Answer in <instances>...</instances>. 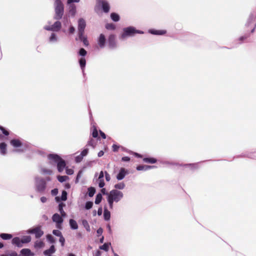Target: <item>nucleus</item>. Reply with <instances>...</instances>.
Returning <instances> with one entry per match:
<instances>
[{"instance_id":"nucleus-1","label":"nucleus","mask_w":256,"mask_h":256,"mask_svg":"<svg viewBox=\"0 0 256 256\" xmlns=\"http://www.w3.org/2000/svg\"><path fill=\"white\" fill-rule=\"evenodd\" d=\"M124 198V194L122 191L117 190H111L107 194L106 200L108 204L109 208L112 210L114 208V202L118 203L120 202Z\"/></svg>"},{"instance_id":"nucleus-2","label":"nucleus","mask_w":256,"mask_h":256,"mask_svg":"<svg viewBox=\"0 0 256 256\" xmlns=\"http://www.w3.org/2000/svg\"><path fill=\"white\" fill-rule=\"evenodd\" d=\"M52 180L50 176L46 177L45 178L36 176L34 178V186L36 190L40 193H43L46 188V182H50Z\"/></svg>"},{"instance_id":"nucleus-3","label":"nucleus","mask_w":256,"mask_h":256,"mask_svg":"<svg viewBox=\"0 0 256 256\" xmlns=\"http://www.w3.org/2000/svg\"><path fill=\"white\" fill-rule=\"evenodd\" d=\"M136 34H144V32L142 30H136L132 26H128L122 29V32L120 36V38L124 40L128 37L134 36Z\"/></svg>"},{"instance_id":"nucleus-4","label":"nucleus","mask_w":256,"mask_h":256,"mask_svg":"<svg viewBox=\"0 0 256 256\" xmlns=\"http://www.w3.org/2000/svg\"><path fill=\"white\" fill-rule=\"evenodd\" d=\"M54 19L60 20L62 18L64 14V6L60 0H56L54 2Z\"/></svg>"},{"instance_id":"nucleus-5","label":"nucleus","mask_w":256,"mask_h":256,"mask_svg":"<svg viewBox=\"0 0 256 256\" xmlns=\"http://www.w3.org/2000/svg\"><path fill=\"white\" fill-rule=\"evenodd\" d=\"M10 144L14 148H16L15 152H22L25 151L28 148L26 143L22 142L19 139H12L10 141Z\"/></svg>"},{"instance_id":"nucleus-6","label":"nucleus","mask_w":256,"mask_h":256,"mask_svg":"<svg viewBox=\"0 0 256 256\" xmlns=\"http://www.w3.org/2000/svg\"><path fill=\"white\" fill-rule=\"evenodd\" d=\"M61 28L62 23L59 20H56V21L52 25H46L44 27L45 30L53 32H58L60 30Z\"/></svg>"},{"instance_id":"nucleus-7","label":"nucleus","mask_w":256,"mask_h":256,"mask_svg":"<svg viewBox=\"0 0 256 256\" xmlns=\"http://www.w3.org/2000/svg\"><path fill=\"white\" fill-rule=\"evenodd\" d=\"M28 234H34L36 238H39L42 236L44 232L41 229L40 226H38L32 228H30L26 231Z\"/></svg>"},{"instance_id":"nucleus-8","label":"nucleus","mask_w":256,"mask_h":256,"mask_svg":"<svg viewBox=\"0 0 256 256\" xmlns=\"http://www.w3.org/2000/svg\"><path fill=\"white\" fill-rule=\"evenodd\" d=\"M47 157L49 160V163L51 164H57L62 159L59 155L56 154H50L48 155Z\"/></svg>"},{"instance_id":"nucleus-9","label":"nucleus","mask_w":256,"mask_h":256,"mask_svg":"<svg viewBox=\"0 0 256 256\" xmlns=\"http://www.w3.org/2000/svg\"><path fill=\"white\" fill-rule=\"evenodd\" d=\"M52 220L56 224V227L58 228H62V224L64 222V219L59 214L57 213L54 214L52 216Z\"/></svg>"},{"instance_id":"nucleus-10","label":"nucleus","mask_w":256,"mask_h":256,"mask_svg":"<svg viewBox=\"0 0 256 256\" xmlns=\"http://www.w3.org/2000/svg\"><path fill=\"white\" fill-rule=\"evenodd\" d=\"M86 26V22L83 18H80L78 20V35H84V29Z\"/></svg>"},{"instance_id":"nucleus-11","label":"nucleus","mask_w":256,"mask_h":256,"mask_svg":"<svg viewBox=\"0 0 256 256\" xmlns=\"http://www.w3.org/2000/svg\"><path fill=\"white\" fill-rule=\"evenodd\" d=\"M256 19V12H252L249 14L244 26L246 28H248L254 22Z\"/></svg>"},{"instance_id":"nucleus-12","label":"nucleus","mask_w":256,"mask_h":256,"mask_svg":"<svg viewBox=\"0 0 256 256\" xmlns=\"http://www.w3.org/2000/svg\"><path fill=\"white\" fill-rule=\"evenodd\" d=\"M108 46L111 49H114L116 48L115 35L110 34L108 38Z\"/></svg>"},{"instance_id":"nucleus-13","label":"nucleus","mask_w":256,"mask_h":256,"mask_svg":"<svg viewBox=\"0 0 256 256\" xmlns=\"http://www.w3.org/2000/svg\"><path fill=\"white\" fill-rule=\"evenodd\" d=\"M69 14L74 17L76 13V6L74 4H67Z\"/></svg>"},{"instance_id":"nucleus-14","label":"nucleus","mask_w":256,"mask_h":256,"mask_svg":"<svg viewBox=\"0 0 256 256\" xmlns=\"http://www.w3.org/2000/svg\"><path fill=\"white\" fill-rule=\"evenodd\" d=\"M58 41H59V38H58V35L55 32H52L50 34V35L48 38V42L51 44H54L58 42Z\"/></svg>"},{"instance_id":"nucleus-15","label":"nucleus","mask_w":256,"mask_h":256,"mask_svg":"<svg viewBox=\"0 0 256 256\" xmlns=\"http://www.w3.org/2000/svg\"><path fill=\"white\" fill-rule=\"evenodd\" d=\"M97 42L100 48H104L106 42V38L104 34H100L98 38Z\"/></svg>"},{"instance_id":"nucleus-16","label":"nucleus","mask_w":256,"mask_h":256,"mask_svg":"<svg viewBox=\"0 0 256 256\" xmlns=\"http://www.w3.org/2000/svg\"><path fill=\"white\" fill-rule=\"evenodd\" d=\"M98 3L101 5L102 8L104 12L108 13L109 12L110 6L108 2L106 0H103Z\"/></svg>"},{"instance_id":"nucleus-17","label":"nucleus","mask_w":256,"mask_h":256,"mask_svg":"<svg viewBox=\"0 0 256 256\" xmlns=\"http://www.w3.org/2000/svg\"><path fill=\"white\" fill-rule=\"evenodd\" d=\"M250 31H246L244 35L240 36V38H238L236 40L238 42L239 44H242V42H245L250 36L251 34Z\"/></svg>"},{"instance_id":"nucleus-18","label":"nucleus","mask_w":256,"mask_h":256,"mask_svg":"<svg viewBox=\"0 0 256 256\" xmlns=\"http://www.w3.org/2000/svg\"><path fill=\"white\" fill-rule=\"evenodd\" d=\"M57 169L58 172H62L66 167V162L62 158L56 164Z\"/></svg>"},{"instance_id":"nucleus-19","label":"nucleus","mask_w":256,"mask_h":256,"mask_svg":"<svg viewBox=\"0 0 256 256\" xmlns=\"http://www.w3.org/2000/svg\"><path fill=\"white\" fill-rule=\"evenodd\" d=\"M148 32L150 34L158 36L164 35L166 32V30H156L154 29H150Z\"/></svg>"},{"instance_id":"nucleus-20","label":"nucleus","mask_w":256,"mask_h":256,"mask_svg":"<svg viewBox=\"0 0 256 256\" xmlns=\"http://www.w3.org/2000/svg\"><path fill=\"white\" fill-rule=\"evenodd\" d=\"M12 244L18 248L23 246L21 239L19 237H14L12 240Z\"/></svg>"},{"instance_id":"nucleus-21","label":"nucleus","mask_w":256,"mask_h":256,"mask_svg":"<svg viewBox=\"0 0 256 256\" xmlns=\"http://www.w3.org/2000/svg\"><path fill=\"white\" fill-rule=\"evenodd\" d=\"M155 167L156 166H154L139 165L136 166V169L137 170H138V171H140V170L146 171V170H148L152 168H153Z\"/></svg>"},{"instance_id":"nucleus-22","label":"nucleus","mask_w":256,"mask_h":256,"mask_svg":"<svg viewBox=\"0 0 256 256\" xmlns=\"http://www.w3.org/2000/svg\"><path fill=\"white\" fill-rule=\"evenodd\" d=\"M127 174L124 168H121L119 172L116 176V178L118 180H122L125 177L126 174Z\"/></svg>"},{"instance_id":"nucleus-23","label":"nucleus","mask_w":256,"mask_h":256,"mask_svg":"<svg viewBox=\"0 0 256 256\" xmlns=\"http://www.w3.org/2000/svg\"><path fill=\"white\" fill-rule=\"evenodd\" d=\"M56 252V248L54 245H52L50 248L45 250L44 252V254L46 256H51V254H54Z\"/></svg>"},{"instance_id":"nucleus-24","label":"nucleus","mask_w":256,"mask_h":256,"mask_svg":"<svg viewBox=\"0 0 256 256\" xmlns=\"http://www.w3.org/2000/svg\"><path fill=\"white\" fill-rule=\"evenodd\" d=\"M67 192L66 190H62L60 198L56 196L55 200L57 202H59L60 200L66 201L67 200Z\"/></svg>"},{"instance_id":"nucleus-25","label":"nucleus","mask_w":256,"mask_h":256,"mask_svg":"<svg viewBox=\"0 0 256 256\" xmlns=\"http://www.w3.org/2000/svg\"><path fill=\"white\" fill-rule=\"evenodd\" d=\"M6 147L7 145L5 142H3L0 143V154L2 156H4L6 154Z\"/></svg>"},{"instance_id":"nucleus-26","label":"nucleus","mask_w":256,"mask_h":256,"mask_svg":"<svg viewBox=\"0 0 256 256\" xmlns=\"http://www.w3.org/2000/svg\"><path fill=\"white\" fill-rule=\"evenodd\" d=\"M40 172L44 175H52L53 174V172L52 170L45 168H41Z\"/></svg>"},{"instance_id":"nucleus-27","label":"nucleus","mask_w":256,"mask_h":256,"mask_svg":"<svg viewBox=\"0 0 256 256\" xmlns=\"http://www.w3.org/2000/svg\"><path fill=\"white\" fill-rule=\"evenodd\" d=\"M104 218L106 221L109 220L110 218V212L106 206L104 207Z\"/></svg>"},{"instance_id":"nucleus-28","label":"nucleus","mask_w":256,"mask_h":256,"mask_svg":"<svg viewBox=\"0 0 256 256\" xmlns=\"http://www.w3.org/2000/svg\"><path fill=\"white\" fill-rule=\"evenodd\" d=\"M69 224L72 230H75L78 228V224L76 222L74 219H70L69 220Z\"/></svg>"},{"instance_id":"nucleus-29","label":"nucleus","mask_w":256,"mask_h":256,"mask_svg":"<svg viewBox=\"0 0 256 256\" xmlns=\"http://www.w3.org/2000/svg\"><path fill=\"white\" fill-rule=\"evenodd\" d=\"M79 64L82 71L84 72L86 64V60L84 58H81L79 60Z\"/></svg>"},{"instance_id":"nucleus-30","label":"nucleus","mask_w":256,"mask_h":256,"mask_svg":"<svg viewBox=\"0 0 256 256\" xmlns=\"http://www.w3.org/2000/svg\"><path fill=\"white\" fill-rule=\"evenodd\" d=\"M111 245L110 242L104 243L103 245L99 246V248L102 250H104L105 252H108L109 250V247Z\"/></svg>"},{"instance_id":"nucleus-31","label":"nucleus","mask_w":256,"mask_h":256,"mask_svg":"<svg viewBox=\"0 0 256 256\" xmlns=\"http://www.w3.org/2000/svg\"><path fill=\"white\" fill-rule=\"evenodd\" d=\"M125 186H126L125 184L123 182H119L118 184H114V190H123L125 188Z\"/></svg>"},{"instance_id":"nucleus-32","label":"nucleus","mask_w":256,"mask_h":256,"mask_svg":"<svg viewBox=\"0 0 256 256\" xmlns=\"http://www.w3.org/2000/svg\"><path fill=\"white\" fill-rule=\"evenodd\" d=\"M143 161L146 163L155 164L157 160L154 158H145L143 159Z\"/></svg>"},{"instance_id":"nucleus-33","label":"nucleus","mask_w":256,"mask_h":256,"mask_svg":"<svg viewBox=\"0 0 256 256\" xmlns=\"http://www.w3.org/2000/svg\"><path fill=\"white\" fill-rule=\"evenodd\" d=\"M0 237L4 240H8L11 239L12 236L9 234L2 233L0 234Z\"/></svg>"},{"instance_id":"nucleus-34","label":"nucleus","mask_w":256,"mask_h":256,"mask_svg":"<svg viewBox=\"0 0 256 256\" xmlns=\"http://www.w3.org/2000/svg\"><path fill=\"white\" fill-rule=\"evenodd\" d=\"M110 18L114 22H115L119 21L120 19L119 15L115 12H112L110 14Z\"/></svg>"},{"instance_id":"nucleus-35","label":"nucleus","mask_w":256,"mask_h":256,"mask_svg":"<svg viewBox=\"0 0 256 256\" xmlns=\"http://www.w3.org/2000/svg\"><path fill=\"white\" fill-rule=\"evenodd\" d=\"M78 36L79 40H81L82 42L84 44L85 46H88L89 42H88V40H87V38L86 37L84 36V35H82V36H80V35H78Z\"/></svg>"},{"instance_id":"nucleus-36","label":"nucleus","mask_w":256,"mask_h":256,"mask_svg":"<svg viewBox=\"0 0 256 256\" xmlns=\"http://www.w3.org/2000/svg\"><path fill=\"white\" fill-rule=\"evenodd\" d=\"M31 237L29 236H24L21 238L22 244L28 243L31 241Z\"/></svg>"},{"instance_id":"nucleus-37","label":"nucleus","mask_w":256,"mask_h":256,"mask_svg":"<svg viewBox=\"0 0 256 256\" xmlns=\"http://www.w3.org/2000/svg\"><path fill=\"white\" fill-rule=\"evenodd\" d=\"M82 224L84 227L86 228V231L90 232V226L88 222L86 220H82Z\"/></svg>"},{"instance_id":"nucleus-38","label":"nucleus","mask_w":256,"mask_h":256,"mask_svg":"<svg viewBox=\"0 0 256 256\" xmlns=\"http://www.w3.org/2000/svg\"><path fill=\"white\" fill-rule=\"evenodd\" d=\"M198 164H186L184 166L189 168L190 169L194 170L198 168Z\"/></svg>"},{"instance_id":"nucleus-39","label":"nucleus","mask_w":256,"mask_h":256,"mask_svg":"<svg viewBox=\"0 0 256 256\" xmlns=\"http://www.w3.org/2000/svg\"><path fill=\"white\" fill-rule=\"evenodd\" d=\"M102 198V194L100 193H98L96 194L94 202L96 204H99Z\"/></svg>"},{"instance_id":"nucleus-40","label":"nucleus","mask_w":256,"mask_h":256,"mask_svg":"<svg viewBox=\"0 0 256 256\" xmlns=\"http://www.w3.org/2000/svg\"><path fill=\"white\" fill-rule=\"evenodd\" d=\"M88 195L90 197H92L94 196L96 192V189L94 187H90L88 189Z\"/></svg>"},{"instance_id":"nucleus-41","label":"nucleus","mask_w":256,"mask_h":256,"mask_svg":"<svg viewBox=\"0 0 256 256\" xmlns=\"http://www.w3.org/2000/svg\"><path fill=\"white\" fill-rule=\"evenodd\" d=\"M58 180L60 182H63L69 179V178L66 176H57Z\"/></svg>"},{"instance_id":"nucleus-42","label":"nucleus","mask_w":256,"mask_h":256,"mask_svg":"<svg viewBox=\"0 0 256 256\" xmlns=\"http://www.w3.org/2000/svg\"><path fill=\"white\" fill-rule=\"evenodd\" d=\"M44 246V243L41 240H37L34 243V248H40Z\"/></svg>"},{"instance_id":"nucleus-43","label":"nucleus","mask_w":256,"mask_h":256,"mask_svg":"<svg viewBox=\"0 0 256 256\" xmlns=\"http://www.w3.org/2000/svg\"><path fill=\"white\" fill-rule=\"evenodd\" d=\"M46 239L48 242L50 244L55 243V240L54 238L51 234H47L46 236Z\"/></svg>"},{"instance_id":"nucleus-44","label":"nucleus","mask_w":256,"mask_h":256,"mask_svg":"<svg viewBox=\"0 0 256 256\" xmlns=\"http://www.w3.org/2000/svg\"><path fill=\"white\" fill-rule=\"evenodd\" d=\"M106 28L109 30H114L116 28V26L112 23L107 24H106Z\"/></svg>"},{"instance_id":"nucleus-45","label":"nucleus","mask_w":256,"mask_h":256,"mask_svg":"<svg viewBox=\"0 0 256 256\" xmlns=\"http://www.w3.org/2000/svg\"><path fill=\"white\" fill-rule=\"evenodd\" d=\"M92 206H93V202H90V201L86 202L85 204L84 208L86 210H88L92 208Z\"/></svg>"},{"instance_id":"nucleus-46","label":"nucleus","mask_w":256,"mask_h":256,"mask_svg":"<svg viewBox=\"0 0 256 256\" xmlns=\"http://www.w3.org/2000/svg\"><path fill=\"white\" fill-rule=\"evenodd\" d=\"M87 54L86 51L84 48H80L78 52V54L82 56H84Z\"/></svg>"},{"instance_id":"nucleus-47","label":"nucleus","mask_w":256,"mask_h":256,"mask_svg":"<svg viewBox=\"0 0 256 256\" xmlns=\"http://www.w3.org/2000/svg\"><path fill=\"white\" fill-rule=\"evenodd\" d=\"M52 234L54 236H58V237H60V236H62V232L60 231L59 230H52Z\"/></svg>"},{"instance_id":"nucleus-48","label":"nucleus","mask_w":256,"mask_h":256,"mask_svg":"<svg viewBox=\"0 0 256 256\" xmlns=\"http://www.w3.org/2000/svg\"><path fill=\"white\" fill-rule=\"evenodd\" d=\"M0 130L2 132V134L6 136H8L9 135V132L4 128L2 126H0Z\"/></svg>"},{"instance_id":"nucleus-49","label":"nucleus","mask_w":256,"mask_h":256,"mask_svg":"<svg viewBox=\"0 0 256 256\" xmlns=\"http://www.w3.org/2000/svg\"><path fill=\"white\" fill-rule=\"evenodd\" d=\"M86 146H90L94 148L95 146L94 140L92 139L90 140L88 142Z\"/></svg>"},{"instance_id":"nucleus-50","label":"nucleus","mask_w":256,"mask_h":256,"mask_svg":"<svg viewBox=\"0 0 256 256\" xmlns=\"http://www.w3.org/2000/svg\"><path fill=\"white\" fill-rule=\"evenodd\" d=\"M83 156L80 154L75 157V162L76 163L80 162L83 159Z\"/></svg>"},{"instance_id":"nucleus-51","label":"nucleus","mask_w":256,"mask_h":256,"mask_svg":"<svg viewBox=\"0 0 256 256\" xmlns=\"http://www.w3.org/2000/svg\"><path fill=\"white\" fill-rule=\"evenodd\" d=\"M63 24L64 26L68 25L70 23V20L67 17H64L63 18Z\"/></svg>"},{"instance_id":"nucleus-52","label":"nucleus","mask_w":256,"mask_h":256,"mask_svg":"<svg viewBox=\"0 0 256 256\" xmlns=\"http://www.w3.org/2000/svg\"><path fill=\"white\" fill-rule=\"evenodd\" d=\"M64 206H65V204L62 202H60L58 204V211L60 212H64L63 208Z\"/></svg>"},{"instance_id":"nucleus-53","label":"nucleus","mask_w":256,"mask_h":256,"mask_svg":"<svg viewBox=\"0 0 256 256\" xmlns=\"http://www.w3.org/2000/svg\"><path fill=\"white\" fill-rule=\"evenodd\" d=\"M88 148H85L84 150H83L82 151L80 154L82 155L83 157H84L88 154Z\"/></svg>"},{"instance_id":"nucleus-54","label":"nucleus","mask_w":256,"mask_h":256,"mask_svg":"<svg viewBox=\"0 0 256 256\" xmlns=\"http://www.w3.org/2000/svg\"><path fill=\"white\" fill-rule=\"evenodd\" d=\"M59 242L61 244V246H64L65 243V238L62 236L60 237Z\"/></svg>"},{"instance_id":"nucleus-55","label":"nucleus","mask_w":256,"mask_h":256,"mask_svg":"<svg viewBox=\"0 0 256 256\" xmlns=\"http://www.w3.org/2000/svg\"><path fill=\"white\" fill-rule=\"evenodd\" d=\"M92 135V136L94 138H96L98 136V132L96 128L93 130Z\"/></svg>"},{"instance_id":"nucleus-56","label":"nucleus","mask_w":256,"mask_h":256,"mask_svg":"<svg viewBox=\"0 0 256 256\" xmlns=\"http://www.w3.org/2000/svg\"><path fill=\"white\" fill-rule=\"evenodd\" d=\"M82 171L80 170L78 172L76 176V183H78V182L79 179L80 178V177L82 176Z\"/></svg>"},{"instance_id":"nucleus-57","label":"nucleus","mask_w":256,"mask_h":256,"mask_svg":"<svg viewBox=\"0 0 256 256\" xmlns=\"http://www.w3.org/2000/svg\"><path fill=\"white\" fill-rule=\"evenodd\" d=\"M75 32V28L72 25L70 26L68 32L70 34H73Z\"/></svg>"},{"instance_id":"nucleus-58","label":"nucleus","mask_w":256,"mask_h":256,"mask_svg":"<svg viewBox=\"0 0 256 256\" xmlns=\"http://www.w3.org/2000/svg\"><path fill=\"white\" fill-rule=\"evenodd\" d=\"M105 185V183L104 180H99L98 186L100 188H102Z\"/></svg>"},{"instance_id":"nucleus-59","label":"nucleus","mask_w":256,"mask_h":256,"mask_svg":"<svg viewBox=\"0 0 256 256\" xmlns=\"http://www.w3.org/2000/svg\"><path fill=\"white\" fill-rule=\"evenodd\" d=\"M58 194V189L54 188L51 190V194L52 196H55Z\"/></svg>"},{"instance_id":"nucleus-60","label":"nucleus","mask_w":256,"mask_h":256,"mask_svg":"<svg viewBox=\"0 0 256 256\" xmlns=\"http://www.w3.org/2000/svg\"><path fill=\"white\" fill-rule=\"evenodd\" d=\"M66 173L68 175H72L74 174V170L71 168H66Z\"/></svg>"},{"instance_id":"nucleus-61","label":"nucleus","mask_w":256,"mask_h":256,"mask_svg":"<svg viewBox=\"0 0 256 256\" xmlns=\"http://www.w3.org/2000/svg\"><path fill=\"white\" fill-rule=\"evenodd\" d=\"M106 180L107 182H109L110 180V176L106 171L104 172Z\"/></svg>"},{"instance_id":"nucleus-62","label":"nucleus","mask_w":256,"mask_h":256,"mask_svg":"<svg viewBox=\"0 0 256 256\" xmlns=\"http://www.w3.org/2000/svg\"><path fill=\"white\" fill-rule=\"evenodd\" d=\"M80 0H67L66 4H74V2L78 3Z\"/></svg>"},{"instance_id":"nucleus-63","label":"nucleus","mask_w":256,"mask_h":256,"mask_svg":"<svg viewBox=\"0 0 256 256\" xmlns=\"http://www.w3.org/2000/svg\"><path fill=\"white\" fill-rule=\"evenodd\" d=\"M112 148L114 152H117L119 148V146L114 144L112 145Z\"/></svg>"},{"instance_id":"nucleus-64","label":"nucleus","mask_w":256,"mask_h":256,"mask_svg":"<svg viewBox=\"0 0 256 256\" xmlns=\"http://www.w3.org/2000/svg\"><path fill=\"white\" fill-rule=\"evenodd\" d=\"M8 254L9 256H18V254L15 251H12L8 253Z\"/></svg>"}]
</instances>
